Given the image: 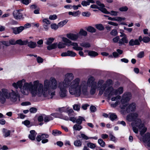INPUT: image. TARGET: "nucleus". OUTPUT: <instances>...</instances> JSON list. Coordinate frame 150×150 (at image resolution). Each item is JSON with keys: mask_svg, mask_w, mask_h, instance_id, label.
Instances as JSON below:
<instances>
[{"mask_svg": "<svg viewBox=\"0 0 150 150\" xmlns=\"http://www.w3.org/2000/svg\"><path fill=\"white\" fill-rule=\"evenodd\" d=\"M73 109L77 111H79L80 108V105L78 104H75L73 106Z\"/></svg>", "mask_w": 150, "mask_h": 150, "instance_id": "44", "label": "nucleus"}, {"mask_svg": "<svg viewBox=\"0 0 150 150\" xmlns=\"http://www.w3.org/2000/svg\"><path fill=\"white\" fill-rule=\"evenodd\" d=\"M131 125L135 133L138 132V129L140 130V134L141 136H142L147 130V128L144 126V124L142 123L141 120L139 118L137 119Z\"/></svg>", "mask_w": 150, "mask_h": 150, "instance_id": "4", "label": "nucleus"}, {"mask_svg": "<svg viewBox=\"0 0 150 150\" xmlns=\"http://www.w3.org/2000/svg\"><path fill=\"white\" fill-rule=\"evenodd\" d=\"M128 10V8L126 6H122L119 8V10L121 11H126Z\"/></svg>", "mask_w": 150, "mask_h": 150, "instance_id": "48", "label": "nucleus"}, {"mask_svg": "<svg viewBox=\"0 0 150 150\" xmlns=\"http://www.w3.org/2000/svg\"><path fill=\"white\" fill-rule=\"evenodd\" d=\"M81 4L83 6H86L87 5H89L90 4L88 1H82Z\"/></svg>", "mask_w": 150, "mask_h": 150, "instance_id": "51", "label": "nucleus"}, {"mask_svg": "<svg viewBox=\"0 0 150 150\" xmlns=\"http://www.w3.org/2000/svg\"><path fill=\"white\" fill-rule=\"evenodd\" d=\"M58 110L60 112H66L67 111V108L65 107L59 108L58 109Z\"/></svg>", "mask_w": 150, "mask_h": 150, "instance_id": "58", "label": "nucleus"}, {"mask_svg": "<svg viewBox=\"0 0 150 150\" xmlns=\"http://www.w3.org/2000/svg\"><path fill=\"white\" fill-rule=\"evenodd\" d=\"M110 34L113 36H115L117 34V32L116 29H114L111 31Z\"/></svg>", "mask_w": 150, "mask_h": 150, "instance_id": "54", "label": "nucleus"}, {"mask_svg": "<svg viewBox=\"0 0 150 150\" xmlns=\"http://www.w3.org/2000/svg\"><path fill=\"white\" fill-rule=\"evenodd\" d=\"M90 109L91 112H95L96 110V107L93 105L91 106L90 107Z\"/></svg>", "mask_w": 150, "mask_h": 150, "instance_id": "57", "label": "nucleus"}, {"mask_svg": "<svg viewBox=\"0 0 150 150\" xmlns=\"http://www.w3.org/2000/svg\"><path fill=\"white\" fill-rule=\"evenodd\" d=\"M112 87H109L106 90L105 92V94L108 96V98L110 99L114 95H117L116 91Z\"/></svg>", "mask_w": 150, "mask_h": 150, "instance_id": "7", "label": "nucleus"}, {"mask_svg": "<svg viewBox=\"0 0 150 150\" xmlns=\"http://www.w3.org/2000/svg\"><path fill=\"white\" fill-rule=\"evenodd\" d=\"M68 20H65L62 21L58 23V26L59 27H62L64 25L66 24V23L68 22Z\"/></svg>", "mask_w": 150, "mask_h": 150, "instance_id": "38", "label": "nucleus"}, {"mask_svg": "<svg viewBox=\"0 0 150 150\" xmlns=\"http://www.w3.org/2000/svg\"><path fill=\"white\" fill-rule=\"evenodd\" d=\"M108 19L110 20L113 21H121L125 19V18H122L120 17H116L115 18H112L111 17H109Z\"/></svg>", "mask_w": 150, "mask_h": 150, "instance_id": "20", "label": "nucleus"}, {"mask_svg": "<svg viewBox=\"0 0 150 150\" xmlns=\"http://www.w3.org/2000/svg\"><path fill=\"white\" fill-rule=\"evenodd\" d=\"M59 27L58 26V24L57 25L56 24H52L51 25V27L52 29H54L55 30H56Z\"/></svg>", "mask_w": 150, "mask_h": 150, "instance_id": "49", "label": "nucleus"}, {"mask_svg": "<svg viewBox=\"0 0 150 150\" xmlns=\"http://www.w3.org/2000/svg\"><path fill=\"white\" fill-rule=\"evenodd\" d=\"M116 91L117 94H121L123 93V88L122 87L118 88L117 89L115 90Z\"/></svg>", "mask_w": 150, "mask_h": 150, "instance_id": "35", "label": "nucleus"}, {"mask_svg": "<svg viewBox=\"0 0 150 150\" xmlns=\"http://www.w3.org/2000/svg\"><path fill=\"white\" fill-rule=\"evenodd\" d=\"M23 28L20 26L19 27H12L11 29L13 30V32L16 35L20 33L23 30Z\"/></svg>", "mask_w": 150, "mask_h": 150, "instance_id": "13", "label": "nucleus"}, {"mask_svg": "<svg viewBox=\"0 0 150 150\" xmlns=\"http://www.w3.org/2000/svg\"><path fill=\"white\" fill-rule=\"evenodd\" d=\"M3 132L4 134V136L5 137H7L9 136L11 132L9 130H7L6 129L4 128L3 129Z\"/></svg>", "mask_w": 150, "mask_h": 150, "instance_id": "29", "label": "nucleus"}, {"mask_svg": "<svg viewBox=\"0 0 150 150\" xmlns=\"http://www.w3.org/2000/svg\"><path fill=\"white\" fill-rule=\"evenodd\" d=\"M81 13L79 11L73 12L69 11L68 13V14L69 15H72L74 17H76L79 15Z\"/></svg>", "mask_w": 150, "mask_h": 150, "instance_id": "23", "label": "nucleus"}, {"mask_svg": "<svg viewBox=\"0 0 150 150\" xmlns=\"http://www.w3.org/2000/svg\"><path fill=\"white\" fill-rule=\"evenodd\" d=\"M109 114V118L112 121L115 120L117 118V116L113 113H110Z\"/></svg>", "mask_w": 150, "mask_h": 150, "instance_id": "30", "label": "nucleus"}, {"mask_svg": "<svg viewBox=\"0 0 150 150\" xmlns=\"http://www.w3.org/2000/svg\"><path fill=\"white\" fill-rule=\"evenodd\" d=\"M78 34L79 35V37L80 35L86 36L87 35V33L86 31L81 29Z\"/></svg>", "mask_w": 150, "mask_h": 150, "instance_id": "24", "label": "nucleus"}, {"mask_svg": "<svg viewBox=\"0 0 150 150\" xmlns=\"http://www.w3.org/2000/svg\"><path fill=\"white\" fill-rule=\"evenodd\" d=\"M37 109L34 107L31 108L29 109V111L31 113H35L37 112Z\"/></svg>", "mask_w": 150, "mask_h": 150, "instance_id": "50", "label": "nucleus"}, {"mask_svg": "<svg viewBox=\"0 0 150 150\" xmlns=\"http://www.w3.org/2000/svg\"><path fill=\"white\" fill-rule=\"evenodd\" d=\"M109 14H110L112 16H117L118 14V12L114 11H112L110 12H109Z\"/></svg>", "mask_w": 150, "mask_h": 150, "instance_id": "61", "label": "nucleus"}, {"mask_svg": "<svg viewBox=\"0 0 150 150\" xmlns=\"http://www.w3.org/2000/svg\"><path fill=\"white\" fill-rule=\"evenodd\" d=\"M94 78L92 76L88 79L87 82L85 81L80 82L79 78H76L73 81L72 83V92L76 93L78 96H80L82 93L84 95H88V86H91L94 83L97 85V83L94 81Z\"/></svg>", "mask_w": 150, "mask_h": 150, "instance_id": "2", "label": "nucleus"}, {"mask_svg": "<svg viewBox=\"0 0 150 150\" xmlns=\"http://www.w3.org/2000/svg\"><path fill=\"white\" fill-rule=\"evenodd\" d=\"M66 45V43H63L62 42H60L58 44L57 46L59 48H62L65 47Z\"/></svg>", "mask_w": 150, "mask_h": 150, "instance_id": "42", "label": "nucleus"}, {"mask_svg": "<svg viewBox=\"0 0 150 150\" xmlns=\"http://www.w3.org/2000/svg\"><path fill=\"white\" fill-rule=\"evenodd\" d=\"M88 55L91 57H95L98 55V54L95 51H90L88 52Z\"/></svg>", "mask_w": 150, "mask_h": 150, "instance_id": "32", "label": "nucleus"}, {"mask_svg": "<svg viewBox=\"0 0 150 150\" xmlns=\"http://www.w3.org/2000/svg\"><path fill=\"white\" fill-rule=\"evenodd\" d=\"M12 92L11 93L9 98L11 101L13 102H15L18 99L20 100V95L17 90L14 91L13 90H11Z\"/></svg>", "mask_w": 150, "mask_h": 150, "instance_id": "6", "label": "nucleus"}, {"mask_svg": "<svg viewBox=\"0 0 150 150\" xmlns=\"http://www.w3.org/2000/svg\"><path fill=\"white\" fill-rule=\"evenodd\" d=\"M68 56L74 57L76 55V54L74 52L71 51H68Z\"/></svg>", "mask_w": 150, "mask_h": 150, "instance_id": "43", "label": "nucleus"}, {"mask_svg": "<svg viewBox=\"0 0 150 150\" xmlns=\"http://www.w3.org/2000/svg\"><path fill=\"white\" fill-rule=\"evenodd\" d=\"M150 41V38L148 37H144L143 41L145 43H147Z\"/></svg>", "mask_w": 150, "mask_h": 150, "instance_id": "53", "label": "nucleus"}, {"mask_svg": "<svg viewBox=\"0 0 150 150\" xmlns=\"http://www.w3.org/2000/svg\"><path fill=\"white\" fill-rule=\"evenodd\" d=\"M104 7H99V10L105 13L109 14V12L108 11L107 9L104 8Z\"/></svg>", "mask_w": 150, "mask_h": 150, "instance_id": "34", "label": "nucleus"}, {"mask_svg": "<svg viewBox=\"0 0 150 150\" xmlns=\"http://www.w3.org/2000/svg\"><path fill=\"white\" fill-rule=\"evenodd\" d=\"M48 137L49 135L48 134H43L41 135L38 136L36 139L37 141L40 142L41 140L47 138Z\"/></svg>", "mask_w": 150, "mask_h": 150, "instance_id": "18", "label": "nucleus"}, {"mask_svg": "<svg viewBox=\"0 0 150 150\" xmlns=\"http://www.w3.org/2000/svg\"><path fill=\"white\" fill-rule=\"evenodd\" d=\"M140 44L138 39L134 40L133 39L131 40L129 42V45L132 46L134 45H139Z\"/></svg>", "mask_w": 150, "mask_h": 150, "instance_id": "21", "label": "nucleus"}, {"mask_svg": "<svg viewBox=\"0 0 150 150\" xmlns=\"http://www.w3.org/2000/svg\"><path fill=\"white\" fill-rule=\"evenodd\" d=\"M104 83V81L103 80H99L98 82L97 85V88H99L100 89L104 91L107 86L105 83L103 84Z\"/></svg>", "mask_w": 150, "mask_h": 150, "instance_id": "11", "label": "nucleus"}, {"mask_svg": "<svg viewBox=\"0 0 150 150\" xmlns=\"http://www.w3.org/2000/svg\"><path fill=\"white\" fill-rule=\"evenodd\" d=\"M37 60L38 63H42L43 61L42 58L40 57H38L37 58Z\"/></svg>", "mask_w": 150, "mask_h": 150, "instance_id": "63", "label": "nucleus"}, {"mask_svg": "<svg viewBox=\"0 0 150 150\" xmlns=\"http://www.w3.org/2000/svg\"><path fill=\"white\" fill-rule=\"evenodd\" d=\"M67 37L69 39L74 41L76 40L79 37V34L69 33L67 35Z\"/></svg>", "mask_w": 150, "mask_h": 150, "instance_id": "14", "label": "nucleus"}, {"mask_svg": "<svg viewBox=\"0 0 150 150\" xmlns=\"http://www.w3.org/2000/svg\"><path fill=\"white\" fill-rule=\"evenodd\" d=\"M87 145L88 147L92 149L95 148L96 146V145L94 144L91 142L88 143Z\"/></svg>", "mask_w": 150, "mask_h": 150, "instance_id": "46", "label": "nucleus"}, {"mask_svg": "<svg viewBox=\"0 0 150 150\" xmlns=\"http://www.w3.org/2000/svg\"><path fill=\"white\" fill-rule=\"evenodd\" d=\"M28 46L31 48H33L36 46V44L35 42L30 41L28 43Z\"/></svg>", "mask_w": 150, "mask_h": 150, "instance_id": "28", "label": "nucleus"}, {"mask_svg": "<svg viewBox=\"0 0 150 150\" xmlns=\"http://www.w3.org/2000/svg\"><path fill=\"white\" fill-rule=\"evenodd\" d=\"M96 88H97V85H96V83H94L93 85H91L90 91V93L91 95L94 94L95 93Z\"/></svg>", "mask_w": 150, "mask_h": 150, "instance_id": "22", "label": "nucleus"}, {"mask_svg": "<svg viewBox=\"0 0 150 150\" xmlns=\"http://www.w3.org/2000/svg\"><path fill=\"white\" fill-rule=\"evenodd\" d=\"M138 117V114L136 113H134L128 115L127 117V119L129 121L134 122L137 118Z\"/></svg>", "mask_w": 150, "mask_h": 150, "instance_id": "10", "label": "nucleus"}, {"mask_svg": "<svg viewBox=\"0 0 150 150\" xmlns=\"http://www.w3.org/2000/svg\"><path fill=\"white\" fill-rule=\"evenodd\" d=\"M143 142L148 146V144L150 142V134L149 132L146 133L143 136L142 138Z\"/></svg>", "mask_w": 150, "mask_h": 150, "instance_id": "12", "label": "nucleus"}, {"mask_svg": "<svg viewBox=\"0 0 150 150\" xmlns=\"http://www.w3.org/2000/svg\"><path fill=\"white\" fill-rule=\"evenodd\" d=\"M98 143L101 146L103 147H104L105 145V142L101 139H98Z\"/></svg>", "mask_w": 150, "mask_h": 150, "instance_id": "31", "label": "nucleus"}, {"mask_svg": "<svg viewBox=\"0 0 150 150\" xmlns=\"http://www.w3.org/2000/svg\"><path fill=\"white\" fill-rule=\"evenodd\" d=\"M121 98V96H116L112 97L111 98V100L112 101H114L116 100L117 99H120Z\"/></svg>", "mask_w": 150, "mask_h": 150, "instance_id": "64", "label": "nucleus"}, {"mask_svg": "<svg viewBox=\"0 0 150 150\" xmlns=\"http://www.w3.org/2000/svg\"><path fill=\"white\" fill-rule=\"evenodd\" d=\"M6 89L3 88L0 91V103L4 104L6 101V98H9L10 94Z\"/></svg>", "mask_w": 150, "mask_h": 150, "instance_id": "5", "label": "nucleus"}, {"mask_svg": "<svg viewBox=\"0 0 150 150\" xmlns=\"http://www.w3.org/2000/svg\"><path fill=\"white\" fill-rule=\"evenodd\" d=\"M52 120V117L50 116H46L44 117V121L46 122Z\"/></svg>", "mask_w": 150, "mask_h": 150, "instance_id": "47", "label": "nucleus"}, {"mask_svg": "<svg viewBox=\"0 0 150 150\" xmlns=\"http://www.w3.org/2000/svg\"><path fill=\"white\" fill-rule=\"evenodd\" d=\"M81 46L85 47H90V44L88 42H83L80 44Z\"/></svg>", "mask_w": 150, "mask_h": 150, "instance_id": "45", "label": "nucleus"}, {"mask_svg": "<svg viewBox=\"0 0 150 150\" xmlns=\"http://www.w3.org/2000/svg\"><path fill=\"white\" fill-rule=\"evenodd\" d=\"M136 105L134 103L129 104L126 109V111L127 113L130 112L135 110L136 109Z\"/></svg>", "mask_w": 150, "mask_h": 150, "instance_id": "15", "label": "nucleus"}, {"mask_svg": "<svg viewBox=\"0 0 150 150\" xmlns=\"http://www.w3.org/2000/svg\"><path fill=\"white\" fill-rule=\"evenodd\" d=\"M144 52H140L138 54L137 57L139 58H142L144 56Z\"/></svg>", "mask_w": 150, "mask_h": 150, "instance_id": "55", "label": "nucleus"}, {"mask_svg": "<svg viewBox=\"0 0 150 150\" xmlns=\"http://www.w3.org/2000/svg\"><path fill=\"white\" fill-rule=\"evenodd\" d=\"M25 81L23 79L18 81L17 83H13L12 86L16 89L19 88L21 92L25 95L28 94L29 91L33 96H43L48 99L52 98L55 95L54 90L57 88V81L54 78L45 80L43 85L38 83L33 85L32 82L28 83Z\"/></svg>", "mask_w": 150, "mask_h": 150, "instance_id": "1", "label": "nucleus"}, {"mask_svg": "<svg viewBox=\"0 0 150 150\" xmlns=\"http://www.w3.org/2000/svg\"><path fill=\"white\" fill-rule=\"evenodd\" d=\"M22 11L21 10H15L13 12V15L15 19H23L24 17L23 15L21 13Z\"/></svg>", "mask_w": 150, "mask_h": 150, "instance_id": "8", "label": "nucleus"}, {"mask_svg": "<svg viewBox=\"0 0 150 150\" xmlns=\"http://www.w3.org/2000/svg\"><path fill=\"white\" fill-rule=\"evenodd\" d=\"M62 41L64 42L70 44V45L73 46V48L74 49V47H76L78 46L77 43L76 42H72L66 38L63 37L62 38Z\"/></svg>", "mask_w": 150, "mask_h": 150, "instance_id": "16", "label": "nucleus"}, {"mask_svg": "<svg viewBox=\"0 0 150 150\" xmlns=\"http://www.w3.org/2000/svg\"><path fill=\"white\" fill-rule=\"evenodd\" d=\"M87 30L90 32L95 33L96 31V30L93 27L90 26L87 28Z\"/></svg>", "mask_w": 150, "mask_h": 150, "instance_id": "40", "label": "nucleus"}, {"mask_svg": "<svg viewBox=\"0 0 150 150\" xmlns=\"http://www.w3.org/2000/svg\"><path fill=\"white\" fill-rule=\"evenodd\" d=\"M30 134L29 135V138L31 140H34L35 139V137L37 134V133L34 130H31L30 131Z\"/></svg>", "mask_w": 150, "mask_h": 150, "instance_id": "19", "label": "nucleus"}, {"mask_svg": "<svg viewBox=\"0 0 150 150\" xmlns=\"http://www.w3.org/2000/svg\"><path fill=\"white\" fill-rule=\"evenodd\" d=\"M128 41L127 39V37H123L122 39L120 40L118 42L119 45L121 46L125 43H127Z\"/></svg>", "mask_w": 150, "mask_h": 150, "instance_id": "17", "label": "nucleus"}, {"mask_svg": "<svg viewBox=\"0 0 150 150\" xmlns=\"http://www.w3.org/2000/svg\"><path fill=\"white\" fill-rule=\"evenodd\" d=\"M109 136L110 138V141L114 142H116V138L114 136L112 133H110L109 134Z\"/></svg>", "mask_w": 150, "mask_h": 150, "instance_id": "41", "label": "nucleus"}, {"mask_svg": "<svg viewBox=\"0 0 150 150\" xmlns=\"http://www.w3.org/2000/svg\"><path fill=\"white\" fill-rule=\"evenodd\" d=\"M74 145L77 147H79L81 146L82 143L79 140L75 141L74 142Z\"/></svg>", "mask_w": 150, "mask_h": 150, "instance_id": "37", "label": "nucleus"}, {"mask_svg": "<svg viewBox=\"0 0 150 150\" xmlns=\"http://www.w3.org/2000/svg\"><path fill=\"white\" fill-rule=\"evenodd\" d=\"M82 15L84 16L89 17L91 15V13L88 11L84 12L82 13Z\"/></svg>", "mask_w": 150, "mask_h": 150, "instance_id": "52", "label": "nucleus"}, {"mask_svg": "<svg viewBox=\"0 0 150 150\" xmlns=\"http://www.w3.org/2000/svg\"><path fill=\"white\" fill-rule=\"evenodd\" d=\"M83 120L85 121V119L82 117L79 116L77 119H76V122L77 124L81 125Z\"/></svg>", "mask_w": 150, "mask_h": 150, "instance_id": "27", "label": "nucleus"}, {"mask_svg": "<svg viewBox=\"0 0 150 150\" xmlns=\"http://www.w3.org/2000/svg\"><path fill=\"white\" fill-rule=\"evenodd\" d=\"M61 133L60 131L55 129L53 130L52 134L54 136H57L61 134Z\"/></svg>", "mask_w": 150, "mask_h": 150, "instance_id": "33", "label": "nucleus"}, {"mask_svg": "<svg viewBox=\"0 0 150 150\" xmlns=\"http://www.w3.org/2000/svg\"><path fill=\"white\" fill-rule=\"evenodd\" d=\"M54 39L52 38H49L47 40L45 43L49 46L53 42Z\"/></svg>", "mask_w": 150, "mask_h": 150, "instance_id": "39", "label": "nucleus"}, {"mask_svg": "<svg viewBox=\"0 0 150 150\" xmlns=\"http://www.w3.org/2000/svg\"><path fill=\"white\" fill-rule=\"evenodd\" d=\"M74 76L72 73H67L65 75V78L63 81L60 82L58 85V87L60 89L59 95L60 97L62 98H66L67 91V88H69V91L70 93L72 95H74L76 97H79L80 96H77L75 93L72 92V83L73 79Z\"/></svg>", "mask_w": 150, "mask_h": 150, "instance_id": "3", "label": "nucleus"}, {"mask_svg": "<svg viewBox=\"0 0 150 150\" xmlns=\"http://www.w3.org/2000/svg\"><path fill=\"white\" fill-rule=\"evenodd\" d=\"M95 27L97 29L100 30H103L104 29V27L103 25L101 24L96 25Z\"/></svg>", "mask_w": 150, "mask_h": 150, "instance_id": "36", "label": "nucleus"}, {"mask_svg": "<svg viewBox=\"0 0 150 150\" xmlns=\"http://www.w3.org/2000/svg\"><path fill=\"white\" fill-rule=\"evenodd\" d=\"M57 18V16L55 15H50L49 17V18L51 20H54L56 19Z\"/></svg>", "mask_w": 150, "mask_h": 150, "instance_id": "59", "label": "nucleus"}, {"mask_svg": "<svg viewBox=\"0 0 150 150\" xmlns=\"http://www.w3.org/2000/svg\"><path fill=\"white\" fill-rule=\"evenodd\" d=\"M23 28V30L27 28H30L31 27V25L29 23H27L25 25H24V26H21Z\"/></svg>", "mask_w": 150, "mask_h": 150, "instance_id": "62", "label": "nucleus"}, {"mask_svg": "<svg viewBox=\"0 0 150 150\" xmlns=\"http://www.w3.org/2000/svg\"><path fill=\"white\" fill-rule=\"evenodd\" d=\"M105 83L106 84L107 86H110L112 84V81L110 79L107 80Z\"/></svg>", "mask_w": 150, "mask_h": 150, "instance_id": "60", "label": "nucleus"}, {"mask_svg": "<svg viewBox=\"0 0 150 150\" xmlns=\"http://www.w3.org/2000/svg\"><path fill=\"white\" fill-rule=\"evenodd\" d=\"M132 95L130 93H126L124 94L121 99L122 102L124 104L127 102L129 101L131 98Z\"/></svg>", "mask_w": 150, "mask_h": 150, "instance_id": "9", "label": "nucleus"}, {"mask_svg": "<svg viewBox=\"0 0 150 150\" xmlns=\"http://www.w3.org/2000/svg\"><path fill=\"white\" fill-rule=\"evenodd\" d=\"M74 130L77 131H80L82 128V126L80 124H76L73 127Z\"/></svg>", "mask_w": 150, "mask_h": 150, "instance_id": "26", "label": "nucleus"}, {"mask_svg": "<svg viewBox=\"0 0 150 150\" xmlns=\"http://www.w3.org/2000/svg\"><path fill=\"white\" fill-rule=\"evenodd\" d=\"M57 46V43H54L51 45L48 46L47 47V49L48 50H50L56 48Z\"/></svg>", "mask_w": 150, "mask_h": 150, "instance_id": "25", "label": "nucleus"}, {"mask_svg": "<svg viewBox=\"0 0 150 150\" xmlns=\"http://www.w3.org/2000/svg\"><path fill=\"white\" fill-rule=\"evenodd\" d=\"M21 2L23 4L27 5L31 1L30 0H21Z\"/></svg>", "mask_w": 150, "mask_h": 150, "instance_id": "56", "label": "nucleus"}]
</instances>
